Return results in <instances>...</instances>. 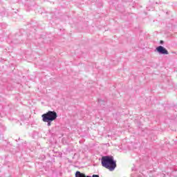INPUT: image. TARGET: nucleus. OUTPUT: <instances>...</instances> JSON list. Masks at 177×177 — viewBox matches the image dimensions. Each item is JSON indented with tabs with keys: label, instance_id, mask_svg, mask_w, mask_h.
Listing matches in <instances>:
<instances>
[{
	"label": "nucleus",
	"instance_id": "nucleus-1",
	"mask_svg": "<svg viewBox=\"0 0 177 177\" xmlns=\"http://www.w3.org/2000/svg\"><path fill=\"white\" fill-rule=\"evenodd\" d=\"M101 161L102 167L109 171H114L117 168V162L114 160V158L111 156H103Z\"/></svg>",
	"mask_w": 177,
	"mask_h": 177
},
{
	"label": "nucleus",
	"instance_id": "nucleus-2",
	"mask_svg": "<svg viewBox=\"0 0 177 177\" xmlns=\"http://www.w3.org/2000/svg\"><path fill=\"white\" fill-rule=\"evenodd\" d=\"M43 121H55L57 118V113L55 111H48L41 115Z\"/></svg>",
	"mask_w": 177,
	"mask_h": 177
},
{
	"label": "nucleus",
	"instance_id": "nucleus-3",
	"mask_svg": "<svg viewBox=\"0 0 177 177\" xmlns=\"http://www.w3.org/2000/svg\"><path fill=\"white\" fill-rule=\"evenodd\" d=\"M156 50L160 55H169L168 50L162 46H158Z\"/></svg>",
	"mask_w": 177,
	"mask_h": 177
},
{
	"label": "nucleus",
	"instance_id": "nucleus-4",
	"mask_svg": "<svg viewBox=\"0 0 177 177\" xmlns=\"http://www.w3.org/2000/svg\"><path fill=\"white\" fill-rule=\"evenodd\" d=\"M75 177H100L99 175L93 174L92 176H86L84 173H81V171H76L75 174Z\"/></svg>",
	"mask_w": 177,
	"mask_h": 177
},
{
	"label": "nucleus",
	"instance_id": "nucleus-5",
	"mask_svg": "<svg viewBox=\"0 0 177 177\" xmlns=\"http://www.w3.org/2000/svg\"><path fill=\"white\" fill-rule=\"evenodd\" d=\"M52 121H53V120L43 121V122H47L48 127H50V125L52 124Z\"/></svg>",
	"mask_w": 177,
	"mask_h": 177
},
{
	"label": "nucleus",
	"instance_id": "nucleus-6",
	"mask_svg": "<svg viewBox=\"0 0 177 177\" xmlns=\"http://www.w3.org/2000/svg\"><path fill=\"white\" fill-rule=\"evenodd\" d=\"M99 103H102L103 102L102 100H98Z\"/></svg>",
	"mask_w": 177,
	"mask_h": 177
},
{
	"label": "nucleus",
	"instance_id": "nucleus-7",
	"mask_svg": "<svg viewBox=\"0 0 177 177\" xmlns=\"http://www.w3.org/2000/svg\"><path fill=\"white\" fill-rule=\"evenodd\" d=\"M160 44H164V41L161 40Z\"/></svg>",
	"mask_w": 177,
	"mask_h": 177
}]
</instances>
